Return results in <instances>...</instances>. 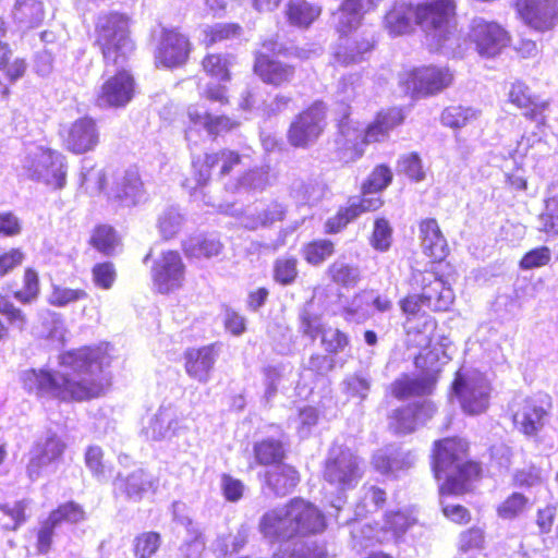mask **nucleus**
<instances>
[{
    "instance_id": "f257e3e1",
    "label": "nucleus",
    "mask_w": 558,
    "mask_h": 558,
    "mask_svg": "<svg viewBox=\"0 0 558 558\" xmlns=\"http://www.w3.org/2000/svg\"><path fill=\"white\" fill-rule=\"evenodd\" d=\"M102 348H82L60 355L61 371L29 368L21 373L24 389L41 398L63 401L98 397L107 385L102 375L108 365Z\"/></svg>"
},
{
    "instance_id": "f03ea898",
    "label": "nucleus",
    "mask_w": 558,
    "mask_h": 558,
    "mask_svg": "<svg viewBox=\"0 0 558 558\" xmlns=\"http://www.w3.org/2000/svg\"><path fill=\"white\" fill-rule=\"evenodd\" d=\"M466 442L462 439L446 438L435 442L433 471L435 477L444 482L439 485L440 504L446 518L462 524L471 519L463 506L446 500L470 489L472 481L478 477L481 469L476 462L465 461Z\"/></svg>"
},
{
    "instance_id": "7ed1b4c3",
    "label": "nucleus",
    "mask_w": 558,
    "mask_h": 558,
    "mask_svg": "<svg viewBox=\"0 0 558 558\" xmlns=\"http://www.w3.org/2000/svg\"><path fill=\"white\" fill-rule=\"evenodd\" d=\"M447 246H422V260L412 266L411 286L421 294H411L400 303L409 316L417 315L423 307L447 311L454 300L452 289L437 275L435 264L446 256Z\"/></svg>"
},
{
    "instance_id": "20e7f679",
    "label": "nucleus",
    "mask_w": 558,
    "mask_h": 558,
    "mask_svg": "<svg viewBox=\"0 0 558 558\" xmlns=\"http://www.w3.org/2000/svg\"><path fill=\"white\" fill-rule=\"evenodd\" d=\"M132 17L120 11L100 14L95 23V46L106 66H121L136 49L132 38Z\"/></svg>"
},
{
    "instance_id": "39448f33",
    "label": "nucleus",
    "mask_w": 558,
    "mask_h": 558,
    "mask_svg": "<svg viewBox=\"0 0 558 558\" xmlns=\"http://www.w3.org/2000/svg\"><path fill=\"white\" fill-rule=\"evenodd\" d=\"M243 166L244 156L236 149H208L192 157L190 177L183 180L182 185L193 193L207 186L213 180L231 178Z\"/></svg>"
},
{
    "instance_id": "423d86ee",
    "label": "nucleus",
    "mask_w": 558,
    "mask_h": 558,
    "mask_svg": "<svg viewBox=\"0 0 558 558\" xmlns=\"http://www.w3.org/2000/svg\"><path fill=\"white\" fill-rule=\"evenodd\" d=\"M290 50L275 38L260 41L254 51L253 73L265 85L282 88L290 85L296 75V65L289 61Z\"/></svg>"
},
{
    "instance_id": "0eeeda50",
    "label": "nucleus",
    "mask_w": 558,
    "mask_h": 558,
    "mask_svg": "<svg viewBox=\"0 0 558 558\" xmlns=\"http://www.w3.org/2000/svg\"><path fill=\"white\" fill-rule=\"evenodd\" d=\"M328 125V107L315 100L300 110L290 121L286 138L293 148L306 149L315 144Z\"/></svg>"
},
{
    "instance_id": "6e6552de",
    "label": "nucleus",
    "mask_w": 558,
    "mask_h": 558,
    "mask_svg": "<svg viewBox=\"0 0 558 558\" xmlns=\"http://www.w3.org/2000/svg\"><path fill=\"white\" fill-rule=\"evenodd\" d=\"M453 81V71L448 65L423 64L403 71L399 83L412 97L427 98L442 93Z\"/></svg>"
},
{
    "instance_id": "1a4fd4ad",
    "label": "nucleus",
    "mask_w": 558,
    "mask_h": 558,
    "mask_svg": "<svg viewBox=\"0 0 558 558\" xmlns=\"http://www.w3.org/2000/svg\"><path fill=\"white\" fill-rule=\"evenodd\" d=\"M233 64L234 56L228 52L213 51L203 56L199 62L201 70L206 76L217 80L218 83L207 84L199 93L201 99L218 104L220 107L231 104L229 89L223 83L232 80Z\"/></svg>"
},
{
    "instance_id": "9d476101",
    "label": "nucleus",
    "mask_w": 558,
    "mask_h": 558,
    "mask_svg": "<svg viewBox=\"0 0 558 558\" xmlns=\"http://www.w3.org/2000/svg\"><path fill=\"white\" fill-rule=\"evenodd\" d=\"M415 365L422 369L417 377L403 375L391 384V393L397 399H405L412 396H424L433 392L441 371L439 351H428L415 359Z\"/></svg>"
},
{
    "instance_id": "9b49d317",
    "label": "nucleus",
    "mask_w": 558,
    "mask_h": 558,
    "mask_svg": "<svg viewBox=\"0 0 558 558\" xmlns=\"http://www.w3.org/2000/svg\"><path fill=\"white\" fill-rule=\"evenodd\" d=\"M194 50L190 36L180 27H163L154 51V64L157 69H182L190 62Z\"/></svg>"
},
{
    "instance_id": "f8f14e48",
    "label": "nucleus",
    "mask_w": 558,
    "mask_h": 558,
    "mask_svg": "<svg viewBox=\"0 0 558 558\" xmlns=\"http://www.w3.org/2000/svg\"><path fill=\"white\" fill-rule=\"evenodd\" d=\"M452 389L465 413L476 415L487 410L490 384L481 372L460 369L457 372Z\"/></svg>"
},
{
    "instance_id": "ddd939ff",
    "label": "nucleus",
    "mask_w": 558,
    "mask_h": 558,
    "mask_svg": "<svg viewBox=\"0 0 558 558\" xmlns=\"http://www.w3.org/2000/svg\"><path fill=\"white\" fill-rule=\"evenodd\" d=\"M551 409L547 395L534 397L515 396L509 403L514 426L526 436H535L545 425Z\"/></svg>"
},
{
    "instance_id": "4468645a",
    "label": "nucleus",
    "mask_w": 558,
    "mask_h": 558,
    "mask_svg": "<svg viewBox=\"0 0 558 558\" xmlns=\"http://www.w3.org/2000/svg\"><path fill=\"white\" fill-rule=\"evenodd\" d=\"M187 123L184 136L191 141L198 129H203L209 138L216 141L240 126V122L226 113H215L208 108L192 104L186 109Z\"/></svg>"
},
{
    "instance_id": "2eb2a0df",
    "label": "nucleus",
    "mask_w": 558,
    "mask_h": 558,
    "mask_svg": "<svg viewBox=\"0 0 558 558\" xmlns=\"http://www.w3.org/2000/svg\"><path fill=\"white\" fill-rule=\"evenodd\" d=\"M324 477L339 490L350 489L362 477L361 461L351 450L333 446L326 460Z\"/></svg>"
},
{
    "instance_id": "dca6fc26",
    "label": "nucleus",
    "mask_w": 558,
    "mask_h": 558,
    "mask_svg": "<svg viewBox=\"0 0 558 558\" xmlns=\"http://www.w3.org/2000/svg\"><path fill=\"white\" fill-rule=\"evenodd\" d=\"M415 519L405 512H390L386 515L384 525L378 530L372 525H364L352 530L353 546L357 550L367 548L375 543H385L400 537Z\"/></svg>"
},
{
    "instance_id": "f3484780",
    "label": "nucleus",
    "mask_w": 558,
    "mask_h": 558,
    "mask_svg": "<svg viewBox=\"0 0 558 558\" xmlns=\"http://www.w3.org/2000/svg\"><path fill=\"white\" fill-rule=\"evenodd\" d=\"M151 280L161 294L173 293L183 287L185 266L177 251L163 250L154 258Z\"/></svg>"
},
{
    "instance_id": "a211bd4d",
    "label": "nucleus",
    "mask_w": 558,
    "mask_h": 558,
    "mask_svg": "<svg viewBox=\"0 0 558 558\" xmlns=\"http://www.w3.org/2000/svg\"><path fill=\"white\" fill-rule=\"evenodd\" d=\"M418 27L426 33H449L457 25V0H426L418 2Z\"/></svg>"
},
{
    "instance_id": "6ab92c4d",
    "label": "nucleus",
    "mask_w": 558,
    "mask_h": 558,
    "mask_svg": "<svg viewBox=\"0 0 558 558\" xmlns=\"http://www.w3.org/2000/svg\"><path fill=\"white\" fill-rule=\"evenodd\" d=\"M518 19L529 28L545 33L558 25V0H512Z\"/></svg>"
},
{
    "instance_id": "aec40b11",
    "label": "nucleus",
    "mask_w": 558,
    "mask_h": 558,
    "mask_svg": "<svg viewBox=\"0 0 558 558\" xmlns=\"http://www.w3.org/2000/svg\"><path fill=\"white\" fill-rule=\"evenodd\" d=\"M135 88L133 74L126 69H120L102 82L96 93L95 104L100 108H123L134 98Z\"/></svg>"
},
{
    "instance_id": "412c9836",
    "label": "nucleus",
    "mask_w": 558,
    "mask_h": 558,
    "mask_svg": "<svg viewBox=\"0 0 558 558\" xmlns=\"http://www.w3.org/2000/svg\"><path fill=\"white\" fill-rule=\"evenodd\" d=\"M470 40L483 57H495L510 43V35L496 21L474 17L470 24Z\"/></svg>"
},
{
    "instance_id": "4be33fe9",
    "label": "nucleus",
    "mask_w": 558,
    "mask_h": 558,
    "mask_svg": "<svg viewBox=\"0 0 558 558\" xmlns=\"http://www.w3.org/2000/svg\"><path fill=\"white\" fill-rule=\"evenodd\" d=\"M60 135L63 147L74 155L93 151L100 141L97 122L88 116L74 120Z\"/></svg>"
},
{
    "instance_id": "5701e85b",
    "label": "nucleus",
    "mask_w": 558,
    "mask_h": 558,
    "mask_svg": "<svg viewBox=\"0 0 558 558\" xmlns=\"http://www.w3.org/2000/svg\"><path fill=\"white\" fill-rule=\"evenodd\" d=\"M66 448L65 442L54 432L48 430L34 444L29 452L27 474L37 480L50 464L58 462Z\"/></svg>"
},
{
    "instance_id": "b1692460",
    "label": "nucleus",
    "mask_w": 558,
    "mask_h": 558,
    "mask_svg": "<svg viewBox=\"0 0 558 558\" xmlns=\"http://www.w3.org/2000/svg\"><path fill=\"white\" fill-rule=\"evenodd\" d=\"M186 427L182 412L172 404L161 405L143 427L145 437L153 441L171 440Z\"/></svg>"
},
{
    "instance_id": "393cba45",
    "label": "nucleus",
    "mask_w": 558,
    "mask_h": 558,
    "mask_svg": "<svg viewBox=\"0 0 558 558\" xmlns=\"http://www.w3.org/2000/svg\"><path fill=\"white\" fill-rule=\"evenodd\" d=\"M383 205L384 199L379 194L361 192L360 196L351 197L347 206L340 207L336 215L326 221V232L338 233L362 214L376 211Z\"/></svg>"
},
{
    "instance_id": "a878e982",
    "label": "nucleus",
    "mask_w": 558,
    "mask_h": 558,
    "mask_svg": "<svg viewBox=\"0 0 558 558\" xmlns=\"http://www.w3.org/2000/svg\"><path fill=\"white\" fill-rule=\"evenodd\" d=\"M435 411V404L429 400L396 409L389 416V428L397 435L410 434L432 418Z\"/></svg>"
},
{
    "instance_id": "bb28decb",
    "label": "nucleus",
    "mask_w": 558,
    "mask_h": 558,
    "mask_svg": "<svg viewBox=\"0 0 558 558\" xmlns=\"http://www.w3.org/2000/svg\"><path fill=\"white\" fill-rule=\"evenodd\" d=\"M374 7V0H342L331 13L335 32L340 38H348L361 26L365 14Z\"/></svg>"
},
{
    "instance_id": "cd10ccee",
    "label": "nucleus",
    "mask_w": 558,
    "mask_h": 558,
    "mask_svg": "<svg viewBox=\"0 0 558 558\" xmlns=\"http://www.w3.org/2000/svg\"><path fill=\"white\" fill-rule=\"evenodd\" d=\"M258 530L263 537L271 543L289 539L296 535L289 504L266 511L259 519Z\"/></svg>"
},
{
    "instance_id": "c85d7f7f",
    "label": "nucleus",
    "mask_w": 558,
    "mask_h": 558,
    "mask_svg": "<svg viewBox=\"0 0 558 558\" xmlns=\"http://www.w3.org/2000/svg\"><path fill=\"white\" fill-rule=\"evenodd\" d=\"M84 520L83 509L74 502H66L52 511L49 518L43 523L37 535V548L40 554L50 549L53 530L61 523H77Z\"/></svg>"
},
{
    "instance_id": "c756f323",
    "label": "nucleus",
    "mask_w": 558,
    "mask_h": 558,
    "mask_svg": "<svg viewBox=\"0 0 558 558\" xmlns=\"http://www.w3.org/2000/svg\"><path fill=\"white\" fill-rule=\"evenodd\" d=\"M508 100L517 108L523 110V116L526 119L536 121L538 125L546 124L545 112L549 107V101L533 95L524 83L514 82L511 85Z\"/></svg>"
},
{
    "instance_id": "7c9ffc66",
    "label": "nucleus",
    "mask_w": 558,
    "mask_h": 558,
    "mask_svg": "<svg viewBox=\"0 0 558 558\" xmlns=\"http://www.w3.org/2000/svg\"><path fill=\"white\" fill-rule=\"evenodd\" d=\"M289 506L296 535L316 534L324 531V515L314 505L304 499L294 498Z\"/></svg>"
},
{
    "instance_id": "2f4dec72",
    "label": "nucleus",
    "mask_w": 558,
    "mask_h": 558,
    "mask_svg": "<svg viewBox=\"0 0 558 558\" xmlns=\"http://www.w3.org/2000/svg\"><path fill=\"white\" fill-rule=\"evenodd\" d=\"M217 357L218 351L215 344L191 348L184 353L185 371L193 379L206 384L210 379Z\"/></svg>"
},
{
    "instance_id": "473e14b6",
    "label": "nucleus",
    "mask_w": 558,
    "mask_h": 558,
    "mask_svg": "<svg viewBox=\"0 0 558 558\" xmlns=\"http://www.w3.org/2000/svg\"><path fill=\"white\" fill-rule=\"evenodd\" d=\"M404 119V111L401 107L392 106L380 109L364 130V143L381 142L393 129L403 124Z\"/></svg>"
},
{
    "instance_id": "72a5a7b5",
    "label": "nucleus",
    "mask_w": 558,
    "mask_h": 558,
    "mask_svg": "<svg viewBox=\"0 0 558 558\" xmlns=\"http://www.w3.org/2000/svg\"><path fill=\"white\" fill-rule=\"evenodd\" d=\"M27 70L23 58L13 56L8 44L0 40V97L8 99L11 96L10 84L22 78Z\"/></svg>"
},
{
    "instance_id": "f704fd0d",
    "label": "nucleus",
    "mask_w": 558,
    "mask_h": 558,
    "mask_svg": "<svg viewBox=\"0 0 558 558\" xmlns=\"http://www.w3.org/2000/svg\"><path fill=\"white\" fill-rule=\"evenodd\" d=\"M385 28L393 36L407 35L418 26L417 4L399 3L391 7L384 19Z\"/></svg>"
},
{
    "instance_id": "c9c22d12",
    "label": "nucleus",
    "mask_w": 558,
    "mask_h": 558,
    "mask_svg": "<svg viewBox=\"0 0 558 558\" xmlns=\"http://www.w3.org/2000/svg\"><path fill=\"white\" fill-rule=\"evenodd\" d=\"M414 453L411 451H403L395 446L380 449L373 457L374 468L383 474L409 469L414 464Z\"/></svg>"
},
{
    "instance_id": "e433bc0d",
    "label": "nucleus",
    "mask_w": 558,
    "mask_h": 558,
    "mask_svg": "<svg viewBox=\"0 0 558 558\" xmlns=\"http://www.w3.org/2000/svg\"><path fill=\"white\" fill-rule=\"evenodd\" d=\"M113 485L117 493L135 500L141 499L144 493L156 487L154 478L142 469L133 471L128 476L119 474Z\"/></svg>"
},
{
    "instance_id": "4c0bfd02",
    "label": "nucleus",
    "mask_w": 558,
    "mask_h": 558,
    "mask_svg": "<svg viewBox=\"0 0 558 558\" xmlns=\"http://www.w3.org/2000/svg\"><path fill=\"white\" fill-rule=\"evenodd\" d=\"M320 5L307 0H288L284 16L291 26L306 29L322 15Z\"/></svg>"
},
{
    "instance_id": "58836bf2",
    "label": "nucleus",
    "mask_w": 558,
    "mask_h": 558,
    "mask_svg": "<svg viewBox=\"0 0 558 558\" xmlns=\"http://www.w3.org/2000/svg\"><path fill=\"white\" fill-rule=\"evenodd\" d=\"M376 40L369 34L353 38L347 46L335 53V61L338 65L349 66L362 62L366 54L375 49Z\"/></svg>"
},
{
    "instance_id": "ea45409f",
    "label": "nucleus",
    "mask_w": 558,
    "mask_h": 558,
    "mask_svg": "<svg viewBox=\"0 0 558 558\" xmlns=\"http://www.w3.org/2000/svg\"><path fill=\"white\" fill-rule=\"evenodd\" d=\"M12 16L25 28H36L45 19L44 3L39 0H17L13 7Z\"/></svg>"
},
{
    "instance_id": "a19ab883",
    "label": "nucleus",
    "mask_w": 558,
    "mask_h": 558,
    "mask_svg": "<svg viewBox=\"0 0 558 558\" xmlns=\"http://www.w3.org/2000/svg\"><path fill=\"white\" fill-rule=\"evenodd\" d=\"M298 483V472L287 464H277L266 473L267 486L278 496L289 494Z\"/></svg>"
},
{
    "instance_id": "79ce46f5",
    "label": "nucleus",
    "mask_w": 558,
    "mask_h": 558,
    "mask_svg": "<svg viewBox=\"0 0 558 558\" xmlns=\"http://www.w3.org/2000/svg\"><path fill=\"white\" fill-rule=\"evenodd\" d=\"M41 157L44 158L41 162L43 174L47 184L53 189H62L66 182V172L61 155L54 150L46 149Z\"/></svg>"
},
{
    "instance_id": "37998d69",
    "label": "nucleus",
    "mask_w": 558,
    "mask_h": 558,
    "mask_svg": "<svg viewBox=\"0 0 558 558\" xmlns=\"http://www.w3.org/2000/svg\"><path fill=\"white\" fill-rule=\"evenodd\" d=\"M242 33V27L238 23H217L205 27L202 32V45L210 48L217 44L234 39Z\"/></svg>"
},
{
    "instance_id": "c03bdc74",
    "label": "nucleus",
    "mask_w": 558,
    "mask_h": 558,
    "mask_svg": "<svg viewBox=\"0 0 558 558\" xmlns=\"http://www.w3.org/2000/svg\"><path fill=\"white\" fill-rule=\"evenodd\" d=\"M393 180L391 168L386 163L376 165L362 182L361 192L380 194Z\"/></svg>"
},
{
    "instance_id": "a18cd8bd",
    "label": "nucleus",
    "mask_w": 558,
    "mask_h": 558,
    "mask_svg": "<svg viewBox=\"0 0 558 558\" xmlns=\"http://www.w3.org/2000/svg\"><path fill=\"white\" fill-rule=\"evenodd\" d=\"M532 507L530 499L521 493L510 494L497 507V515L502 520H514Z\"/></svg>"
},
{
    "instance_id": "49530a36",
    "label": "nucleus",
    "mask_w": 558,
    "mask_h": 558,
    "mask_svg": "<svg viewBox=\"0 0 558 558\" xmlns=\"http://www.w3.org/2000/svg\"><path fill=\"white\" fill-rule=\"evenodd\" d=\"M325 553L316 545H310L304 541L286 543L274 558H324Z\"/></svg>"
},
{
    "instance_id": "de8ad7c7",
    "label": "nucleus",
    "mask_w": 558,
    "mask_h": 558,
    "mask_svg": "<svg viewBox=\"0 0 558 558\" xmlns=\"http://www.w3.org/2000/svg\"><path fill=\"white\" fill-rule=\"evenodd\" d=\"M41 329L39 335L47 339L62 340L64 337V322L60 314L50 310H43L39 313Z\"/></svg>"
},
{
    "instance_id": "09e8293b",
    "label": "nucleus",
    "mask_w": 558,
    "mask_h": 558,
    "mask_svg": "<svg viewBox=\"0 0 558 558\" xmlns=\"http://www.w3.org/2000/svg\"><path fill=\"white\" fill-rule=\"evenodd\" d=\"M87 296V292L83 289H71L59 284H52L51 292L49 293L47 301L52 306L65 307L85 300Z\"/></svg>"
},
{
    "instance_id": "8fccbe9b",
    "label": "nucleus",
    "mask_w": 558,
    "mask_h": 558,
    "mask_svg": "<svg viewBox=\"0 0 558 558\" xmlns=\"http://www.w3.org/2000/svg\"><path fill=\"white\" fill-rule=\"evenodd\" d=\"M372 295L368 293L357 294L349 306L342 311V316L348 322L363 323L372 315L371 311Z\"/></svg>"
},
{
    "instance_id": "3c124183",
    "label": "nucleus",
    "mask_w": 558,
    "mask_h": 558,
    "mask_svg": "<svg viewBox=\"0 0 558 558\" xmlns=\"http://www.w3.org/2000/svg\"><path fill=\"white\" fill-rule=\"evenodd\" d=\"M255 458L260 464H280L283 458L282 445L274 439L263 440L254 447Z\"/></svg>"
},
{
    "instance_id": "603ef678",
    "label": "nucleus",
    "mask_w": 558,
    "mask_h": 558,
    "mask_svg": "<svg viewBox=\"0 0 558 558\" xmlns=\"http://www.w3.org/2000/svg\"><path fill=\"white\" fill-rule=\"evenodd\" d=\"M475 119V112L462 106H448L440 114V121L445 126L460 129Z\"/></svg>"
},
{
    "instance_id": "864d4df0",
    "label": "nucleus",
    "mask_w": 558,
    "mask_h": 558,
    "mask_svg": "<svg viewBox=\"0 0 558 558\" xmlns=\"http://www.w3.org/2000/svg\"><path fill=\"white\" fill-rule=\"evenodd\" d=\"M301 331L312 340L323 335L327 328L322 324V317L313 312V302L307 303L301 313Z\"/></svg>"
},
{
    "instance_id": "5fc2aeb1",
    "label": "nucleus",
    "mask_w": 558,
    "mask_h": 558,
    "mask_svg": "<svg viewBox=\"0 0 558 558\" xmlns=\"http://www.w3.org/2000/svg\"><path fill=\"white\" fill-rule=\"evenodd\" d=\"M342 391L350 398H359L361 401L365 400L369 389L371 379L363 374H353L348 376L341 384Z\"/></svg>"
},
{
    "instance_id": "6e6d98bb",
    "label": "nucleus",
    "mask_w": 558,
    "mask_h": 558,
    "mask_svg": "<svg viewBox=\"0 0 558 558\" xmlns=\"http://www.w3.org/2000/svg\"><path fill=\"white\" fill-rule=\"evenodd\" d=\"M25 501H16L13 506L0 505V524L3 529L15 530L25 521Z\"/></svg>"
},
{
    "instance_id": "4d7b16f0",
    "label": "nucleus",
    "mask_w": 558,
    "mask_h": 558,
    "mask_svg": "<svg viewBox=\"0 0 558 558\" xmlns=\"http://www.w3.org/2000/svg\"><path fill=\"white\" fill-rule=\"evenodd\" d=\"M161 545V537L156 532H144L134 539L136 558H151Z\"/></svg>"
},
{
    "instance_id": "13d9d810",
    "label": "nucleus",
    "mask_w": 558,
    "mask_h": 558,
    "mask_svg": "<svg viewBox=\"0 0 558 558\" xmlns=\"http://www.w3.org/2000/svg\"><path fill=\"white\" fill-rule=\"evenodd\" d=\"M386 500V493L375 486H364L362 501L356 506V514L363 515L366 512L378 510Z\"/></svg>"
},
{
    "instance_id": "bf43d9fd",
    "label": "nucleus",
    "mask_w": 558,
    "mask_h": 558,
    "mask_svg": "<svg viewBox=\"0 0 558 558\" xmlns=\"http://www.w3.org/2000/svg\"><path fill=\"white\" fill-rule=\"evenodd\" d=\"M398 171L415 182L425 178L422 160L417 153L402 155L398 160Z\"/></svg>"
},
{
    "instance_id": "052dcab7",
    "label": "nucleus",
    "mask_w": 558,
    "mask_h": 558,
    "mask_svg": "<svg viewBox=\"0 0 558 558\" xmlns=\"http://www.w3.org/2000/svg\"><path fill=\"white\" fill-rule=\"evenodd\" d=\"M39 278L35 270L27 268L24 274L23 289L14 293V298L23 303L29 304L39 295Z\"/></svg>"
},
{
    "instance_id": "680f3d73",
    "label": "nucleus",
    "mask_w": 558,
    "mask_h": 558,
    "mask_svg": "<svg viewBox=\"0 0 558 558\" xmlns=\"http://www.w3.org/2000/svg\"><path fill=\"white\" fill-rule=\"evenodd\" d=\"M418 236L423 244H442L446 236L435 218H424L418 221Z\"/></svg>"
},
{
    "instance_id": "e2e57ef3",
    "label": "nucleus",
    "mask_w": 558,
    "mask_h": 558,
    "mask_svg": "<svg viewBox=\"0 0 558 558\" xmlns=\"http://www.w3.org/2000/svg\"><path fill=\"white\" fill-rule=\"evenodd\" d=\"M332 280L343 287H354L360 279V271L356 267L344 262H336L329 269Z\"/></svg>"
},
{
    "instance_id": "0e129e2a",
    "label": "nucleus",
    "mask_w": 558,
    "mask_h": 558,
    "mask_svg": "<svg viewBox=\"0 0 558 558\" xmlns=\"http://www.w3.org/2000/svg\"><path fill=\"white\" fill-rule=\"evenodd\" d=\"M92 276L96 287L109 290L117 279V271L110 262L97 263L92 269Z\"/></svg>"
},
{
    "instance_id": "69168bd1",
    "label": "nucleus",
    "mask_w": 558,
    "mask_h": 558,
    "mask_svg": "<svg viewBox=\"0 0 558 558\" xmlns=\"http://www.w3.org/2000/svg\"><path fill=\"white\" fill-rule=\"evenodd\" d=\"M182 217L179 213L165 211L158 220L159 231L165 241H169L180 232Z\"/></svg>"
},
{
    "instance_id": "338daca9",
    "label": "nucleus",
    "mask_w": 558,
    "mask_h": 558,
    "mask_svg": "<svg viewBox=\"0 0 558 558\" xmlns=\"http://www.w3.org/2000/svg\"><path fill=\"white\" fill-rule=\"evenodd\" d=\"M320 337L323 347L329 353L341 352L349 344L348 336L339 329L327 328Z\"/></svg>"
},
{
    "instance_id": "774afa93",
    "label": "nucleus",
    "mask_w": 558,
    "mask_h": 558,
    "mask_svg": "<svg viewBox=\"0 0 558 558\" xmlns=\"http://www.w3.org/2000/svg\"><path fill=\"white\" fill-rule=\"evenodd\" d=\"M187 534L189 537L180 546V555L183 558H199L205 548L203 536L197 530Z\"/></svg>"
}]
</instances>
